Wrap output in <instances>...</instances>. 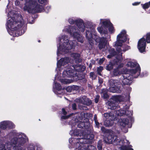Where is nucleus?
Returning a JSON list of instances; mask_svg holds the SVG:
<instances>
[{
  "instance_id": "f257e3e1",
  "label": "nucleus",
  "mask_w": 150,
  "mask_h": 150,
  "mask_svg": "<svg viewBox=\"0 0 150 150\" xmlns=\"http://www.w3.org/2000/svg\"><path fill=\"white\" fill-rule=\"evenodd\" d=\"M75 21V24L78 28L75 26L70 25L68 29V32L71 36L76 39L78 42L83 43V40L80 33V31L82 33L84 31L85 27L84 23L83 21L80 18L76 19Z\"/></svg>"
},
{
  "instance_id": "f03ea898",
  "label": "nucleus",
  "mask_w": 150,
  "mask_h": 150,
  "mask_svg": "<svg viewBox=\"0 0 150 150\" xmlns=\"http://www.w3.org/2000/svg\"><path fill=\"white\" fill-rule=\"evenodd\" d=\"M24 11H26L29 13H40L45 11L44 7L37 4L35 0H26L23 8Z\"/></svg>"
},
{
  "instance_id": "7ed1b4c3",
  "label": "nucleus",
  "mask_w": 150,
  "mask_h": 150,
  "mask_svg": "<svg viewBox=\"0 0 150 150\" xmlns=\"http://www.w3.org/2000/svg\"><path fill=\"white\" fill-rule=\"evenodd\" d=\"M89 114L86 113H84L83 117L76 116L75 119L76 122H79L77 125V127L81 129H87L89 128L90 123L89 122V119L90 118Z\"/></svg>"
},
{
  "instance_id": "20e7f679",
  "label": "nucleus",
  "mask_w": 150,
  "mask_h": 150,
  "mask_svg": "<svg viewBox=\"0 0 150 150\" xmlns=\"http://www.w3.org/2000/svg\"><path fill=\"white\" fill-rule=\"evenodd\" d=\"M63 43L62 45H59V47H58L57 54L59 53V51L64 52H68L69 50L72 49L73 46V42L71 41L69 42L68 37L65 35L63 38Z\"/></svg>"
},
{
  "instance_id": "39448f33",
  "label": "nucleus",
  "mask_w": 150,
  "mask_h": 150,
  "mask_svg": "<svg viewBox=\"0 0 150 150\" xmlns=\"http://www.w3.org/2000/svg\"><path fill=\"white\" fill-rule=\"evenodd\" d=\"M106 136L107 142L109 144L121 145L124 143V140L120 139L114 132H110Z\"/></svg>"
},
{
  "instance_id": "423d86ee",
  "label": "nucleus",
  "mask_w": 150,
  "mask_h": 150,
  "mask_svg": "<svg viewBox=\"0 0 150 150\" xmlns=\"http://www.w3.org/2000/svg\"><path fill=\"white\" fill-rule=\"evenodd\" d=\"M28 140V139H26L23 137L18 138L17 137L13 138L11 140V142L13 144L15 145L13 146V149L14 150H22L23 147L24 146L26 141Z\"/></svg>"
},
{
  "instance_id": "0eeeda50",
  "label": "nucleus",
  "mask_w": 150,
  "mask_h": 150,
  "mask_svg": "<svg viewBox=\"0 0 150 150\" xmlns=\"http://www.w3.org/2000/svg\"><path fill=\"white\" fill-rule=\"evenodd\" d=\"M14 17L10 19L8 21L7 26L8 27L12 28L14 27V30H18L23 25V22L21 21H16L14 20Z\"/></svg>"
},
{
  "instance_id": "6e6552de",
  "label": "nucleus",
  "mask_w": 150,
  "mask_h": 150,
  "mask_svg": "<svg viewBox=\"0 0 150 150\" xmlns=\"http://www.w3.org/2000/svg\"><path fill=\"white\" fill-rule=\"evenodd\" d=\"M125 30H122L117 36V41L115 42V45L116 46L122 47V43L125 42L127 39L128 35L126 34Z\"/></svg>"
},
{
  "instance_id": "1a4fd4ad",
  "label": "nucleus",
  "mask_w": 150,
  "mask_h": 150,
  "mask_svg": "<svg viewBox=\"0 0 150 150\" xmlns=\"http://www.w3.org/2000/svg\"><path fill=\"white\" fill-rule=\"evenodd\" d=\"M118 80H117L110 79L109 81V84L110 87V91L112 93H120L121 91V87L118 86Z\"/></svg>"
},
{
  "instance_id": "9d476101",
  "label": "nucleus",
  "mask_w": 150,
  "mask_h": 150,
  "mask_svg": "<svg viewBox=\"0 0 150 150\" xmlns=\"http://www.w3.org/2000/svg\"><path fill=\"white\" fill-rule=\"evenodd\" d=\"M146 42L145 39L144 37H142L138 41L137 44V48L140 52L143 53L145 52Z\"/></svg>"
},
{
  "instance_id": "9b49d317",
  "label": "nucleus",
  "mask_w": 150,
  "mask_h": 150,
  "mask_svg": "<svg viewBox=\"0 0 150 150\" xmlns=\"http://www.w3.org/2000/svg\"><path fill=\"white\" fill-rule=\"evenodd\" d=\"M76 71L71 67L68 68L66 70H64L62 76L64 77L66 76L67 77H73L75 75Z\"/></svg>"
},
{
  "instance_id": "f8f14e48",
  "label": "nucleus",
  "mask_w": 150,
  "mask_h": 150,
  "mask_svg": "<svg viewBox=\"0 0 150 150\" xmlns=\"http://www.w3.org/2000/svg\"><path fill=\"white\" fill-rule=\"evenodd\" d=\"M76 141H79L76 143V148H81L83 146H86L87 144V140L83 137L76 138Z\"/></svg>"
},
{
  "instance_id": "ddd939ff",
  "label": "nucleus",
  "mask_w": 150,
  "mask_h": 150,
  "mask_svg": "<svg viewBox=\"0 0 150 150\" xmlns=\"http://www.w3.org/2000/svg\"><path fill=\"white\" fill-rule=\"evenodd\" d=\"M124 79L122 82L124 85H130L131 84V81L133 79V76L129 74H125L123 76Z\"/></svg>"
},
{
  "instance_id": "4468645a",
  "label": "nucleus",
  "mask_w": 150,
  "mask_h": 150,
  "mask_svg": "<svg viewBox=\"0 0 150 150\" xmlns=\"http://www.w3.org/2000/svg\"><path fill=\"white\" fill-rule=\"evenodd\" d=\"M98 47L100 50L104 48L107 45V41L106 38L104 37L99 38Z\"/></svg>"
},
{
  "instance_id": "2eb2a0df",
  "label": "nucleus",
  "mask_w": 150,
  "mask_h": 150,
  "mask_svg": "<svg viewBox=\"0 0 150 150\" xmlns=\"http://www.w3.org/2000/svg\"><path fill=\"white\" fill-rule=\"evenodd\" d=\"M74 70L78 72L82 73L86 69V67L81 64H76L74 67Z\"/></svg>"
},
{
  "instance_id": "dca6fc26",
  "label": "nucleus",
  "mask_w": 150,
  "mask_h": 150,
  "mask_svg": "<svg viewBox=\"0 0 150 150\" xmlns=\"http://www.w3.org/2000/svg\"><path fill=\"white\" fill-rule=\"evenodd\" d=\"M118 108V103H115L112 100L108 103V108L112 110H115Z\"/></svg>"
},
{
  "instance_id": "f3484780",
  "label": "nucleus",
  "mask_w": 150,
  "mask_h": 150,
  "mask_svg": "<svg viewBox=\"0 0 150 150\" xmlns=\"http://www.w3.org/2000/svg\"><path fill=\"white\" fill-rule=\"evenodd\" d=\"M75 74V75H74L73 79L76 81L81 80L85 78V75L83 73H77L76 72Z\"/></svg>"
},
{
  "instance_id": "a211bd4d",
  "label": "nucleus",
  "mask_w": 150,
  "mask_h": 150,
  "mask_svg": "<svg viewBox=\"0 0 150 150\" xmlns=\"http://www.w3.org/2000/svg\"><path fill=\"white\" fill-rule=\"evenodd\" d=\"M120 125L123 127H125L128 125L129 123L128 119L127 118H120L118 120Z\"/></svg>"
},
{
  "instance_id": "6ab92c4d",
  "label": "nucleus",
  "mask_w": 150,
  "mask_h": 150,
  "mask_svg": "<svg viewBox=\"0 0 150 150\" xmlns=\"http://www.w3.org/2000/svg\"><path fill=\"white\" fill-rule=\"evenodd\" d=\"M112 101L118 103V102H122L123 101V97L121 95L114 96L112 97Z\"/></svg>"
},
{
  "instance_id": "aec40b11",
  "label": "nucleus",
  "mask_w": 150,
  "mask_h": 150,
  "mask_svg": "<svg viewBox=\"0 0 150 150\" xmlns=\"http://www.w3.org/2000/svg\"><path fill=\"white\" fill-rule=\"evenodd\" d=\"M122 74L121 70L116 68L113 69L112 71L110 72V74L112 76H118Z\"/></svg>"
},
{
  "instance_id": "412c9836",
  "label": "nucleus",
  "mask_w": 150,
  "mask_h": 150,
  "mask_svg": "<svg viewBox=\"0 0 150 150\" xmlns=\"http://www.w3.org/2000/svg\"><path fill=\"white\" fill-rule=\"evenodd\" d=\"M131 72L133 74H135L137 73V75L136 76H134V78H137L140 74L141 68L139 65L135 69H132L131 70Z\"/></svg>"
},
{
  "instance_id": "4be33fe9",
  "label": "nucleus",
  "mask_w": 150,
  "mask_h": 150,
  "mask_svg": "<svg viewBox=\"0 0 150 150\" xmlns=\"http://www.w3.org/2000/svg\"><path fill=\"white\" fill-rule=\"evenodd\" d=\"M108 91L107 89H103L101 90L100 95L101 97L104 99L108 98L109 96L107 93Z\"/></svg>"
},
{
  "instance_id": "5701e85b",
  "label": "nucleus",
  "mask_w": 150,
  "mask_h": 150,
  "mask_svg": "<svg viewBox=\"0 0 150 150\" xmlns=\"http://www.w3.org/2000/svg\"><path fill=\"white\" fill-rule=\"evenodd\" d=\"M74 60L76 63L81 62L82 59L80 58V55L79 54L75 53L74 56Z\"/></svg>"
},
{
  "instance_id": "b1692460",
  "label": "nucleus",
  "mask_w": 150,
  "mask_h": 150,
  "mask_svg": "<svg viewBox=\"0 0 150 150\" xmlns=\"http://www.w3.org/2000/svg\"><path fill=\"white\" fill-rule=\"evenodd\" d=\"M74 136H83V132L82 130L76 129L74 131Z\"/></svg>"
},
{
  "instance_id": "393cba45",
  "label": "nucleus",
  "mask_w": 150,
  "mask_h": 150,
  "mask_svg": "<svg viewBox=\"0 0 150 150\" xmlns=\"http://www.w3.org/2000/svg\"><path fill=\"white\" fill-rule=\"evenodd\" d=\"M114 66L115 64H114L113 62H110L106 66L105 69L107 71H110L113 69Z\"/></svg>"
},
{
  "instance_id": "a878e982",
  "label": "nucleus",
  "mask_w": 150,
  "mask_h": 150,
  "mask_svg": "<svg viewBox=\"0 0 150 150\" xmlns=\"http://www.w3.org/2000/svg\"><path fill=\"white\" fill-rule=\"evenodd\" d=\"M113 121L112 120H109V119H106L104 122V124L106 126L111 127L113 125Z\"/></svg>"
},
{
  "instance_id": "bb28decb",
  "label": "nucleus",
  "mask_w": 150,
  "mask_h": 150,
  "mask_svg": "<svg viewBox=\"0 0 150 150\" xmlns=\"http://www.w3.org/2000/svg\"><path fill=\"white\" fill-rule=\"evenodd\" d=\"M7 122L4 121L1 122L0 124V128L3 130H5L7 129Z\"/></svg>"
},
{
  "instance_id": "cd10ccee",
  "label": "nucleus",
  "mask_w": 150,
  "mask_h": 150,
  "mask_svg": "<svg viewBox=\"0 0 150 150\" xmlns=\"http://www.w3.org/2000/svg\"><path fill=\"white\" fill-rule=\"evenodd\" d=\"M122 60V55L119 56L118 57H116V59L113 61V63L115 64H115L118 65L119 63H120Z\"/></svg>"
},
{
  "instance_id": "c85d7f7f",
  "label": "nucleus",
  "mask_w": 150,
  "mask_h": 150,
  "mask_svg": "<svg viewBox=\"0 0 150 150\" xmlns=\"http://www.w3.org/2000/svg\"><path fill=\"white\" fill-rule=\"evenodd\" d=\"M102 26L105 28H108L109 26L112 24V23L110 21L105 20L102 22Z\"/></svg>"
},
{
  "instance_id": "c756f323",
  "label": "nucleus",
  "mask_w": 150,
  "mask_h": 150,
  "mask_svg": "<svg viewBox=\"0 0 150 150\" xmlns=\"http://www.w3.org/2000/svg\"><path fill=\"white\" fill-rule=\"evenodd\" d=\"M125 142L123 143L122 145H121V146L120 147V148L121 150H134V149L130 147V145L129 146H124L123 144Z\"/></svg>"
},
{
  "instance_id": "7c9ffc66",
  "label": "nucleus",
  "mask_w": 150,
  "mask_h": 150,
  "mask_svg": "<svg viewBox=\"0 0 150 150\" xmlns=\"http://www.w3.org/2000/svg\"><path fill=\"white\" fill-rule=\"evenodd\" d=\"M125 110L123 109H120L116 111V114L117 116H121L125 115Z\"/></svg>"
},
{
  "instance_id": "2f4dec72",
  "label": "nucleus",
  "mask_w": 150,
  "mask_h": 150,
  "mask_svg": "<svg viewBox=\"0 0 150 150\" xmlns=\"http://www.w3.org/2000/svg\"><path fill=\"white\" fill-rule=\"evenodd\" d=\"M125 115H126L129 118L131 119L132 121V116L133 115V111H129L128 110H125Z\"/></svg>"
},
{
  "instance_id": "473e14b6",
  "label": "nucleus",
  "mask_w": 150,
  "mask_h": 150,
  "mask_svg": "<svg viewBox=\"0 0 150 150\" xmlns=\"http://www.w3.org/2000/svg\"><path fill=\"white\" fill-rule=\"evenodd\" d=\"M86 147L87 150H97L95 146L89 144H87Z\"/></svg>"
},
{
  "instance_id": "72a5a7b5",
  "label": "nucleus",
  "mask_w": 150,
  "mask_h": 150,
  "mask_svg": "<svg viewBox=\"0 0 150 150\" xmlns=\"http://www.w3.org/2000/svg\"><path fill=\"white\" fill-rule=\"evenodd\" d=\"M101 130L102 133L104 134H109L110 132V130L106 129L104 127L102 126L101 128Z\"/></svg>"
},
{
  "instance_id": "f704fd0d",
  "label": "nucleus",
  "mask_w": 150,
  "mask_h": 150,
  "mask_svg": "<svg viewBox=\"0 0 150 150\" xmlns=\"http://www.w3.org/2000/svg\"><path fill=\"white\" fill-rule=\"evenodd\" d=\"M97 29L98 32L100 33H103L104 34H107L108 33L107 30H104L103 28L102 27L98 28Z\"/></svg>"
},
{
  "instance_id": "c9c22d12",
  "label": "nucleus",
  "mask_w": 150,
  "mask_h": 150,
  "mask_svg": "<svg viewBox=\"0 0 150 150\" xmlns=\"http://www.w3.org/2000/svg\"><path fill=\"white\" fill-rule=\"evenodd\" d=\"M141 5L144 9H147L150 7V1L144 4H142Z\"/></svg>"
},
{
  "instance_id": "e433bc0d",
  "label": "nucleus",
  "mask_w": 150,
  "mask_h": 150,
  "mask_svg": "<svg viewBox=\"0 0 150 150\" xmlns=\"http://www.w3.org/2000/svg\"><path fill=\"white\" fill-rule=\"evenodd\" d=\"M127 65L128 67H129L131 68H133L136 66L137 63H134L132 62H127Z\"/></svg>"
},
{
  "instance_id": "4c0bfd02",
  "label": "nucleus",
  "mask_w": 150,
  "mask_h": 150,
  "mask_svg": "<svg viewBox=\"0 0 150 150\" xmlns=\"http://www.w3.org/2000/svg\"><path fill=\"white\" fill-rule=\"evenodd\" d=\"M97 147L98 150H102L103 143L101 140H100L98 142Z\"/></svg>"
},
{
  "instance_id": "58836bf2",
  "label": "nucleus",
  "mask_w": 150,
  "mask_h": 150,
  "mask_svg": "<svg viewBox=\"0 0 150 150\" xmlns=\"http://www.w3.org/2000/svg\"><path fill=\"white\" fill-rule=\"evenodd\" d=\"M62 58L63 61V65H64L69 62V58L68 57H65Z\"/></svg>"
},
{
  "instance_id": "ea45409f",
  "label": "nucleus",
  "mask_w": 150,
  "mask_h": 150,
  "mask_svg": "<svg viewBox=\"0 0 150 150\" xmlns=\"http://www.w3.org/2000/svg\"><path fill=\"white\" fill-rule=\"evenodd\" d=\"M108 51L110 54H112L114 56L117 54L116 52L113 48H110L109 49Z\"/></svg>"
},
{
  "instance_id": "a19ab883",
  "label": "nucleus",
  "mask_w": 150,
  "mask_h": 150,
  "mask_svg": "<svg viewBox=\"0 0 150 150\" xmlns=\"http://www.w3.org/2000/svg\"><path fill=\"white\" fill-rule=\"evenodd\" d=\"M108 28L109 32L110 33H112L115 31V30L112 23Z\"/></svg>"
},
{
  "instance_id": "79ce46f5",
  "label": "nucleus",
  "mask_w": 150,
  "mask_h": 150,
  "mask_svg": "<svg viewBox=\"0 0 150 150\" xmlns=\"http://www.w3.org/2000/svg\"><path fill=\"white\" fill-rule=\"evenodd\" d=\"M55 88L57 90L59 91L62 90V86L59 83H55Z\"/></svg>"
},
{
  "instance_id": "37998d69",
  "label": "nucleus",
  "mask_w": 150,
  "mask_h": 150,
  "mask_svg": "<svg viewBox=\"0 0 150 150\" xmlns=\"http://www.w3.org/2000/svg\"><path fill=\"white\" fill-rule=\"evenodd\" d=\"M103 69V67L102 66H100L99 67H98L97 69L98 74L100 76H101V73Z\"/></svg>"
},
{
  "instance_id": "c03bdc74",
  "label": "nucleus",
  "mask_w": 150,
  "mask_h": 150,
  "mask_svg": "<svg viewBox=\"0 0 150 150\" xmlns=\"http://www.w3.org/2000/svg\"><path fill=\"white\" fill-rule=\"evenodd\" d=\"M0 150H11L10 148H5V145L4 144H0Z\"/></svg>"
},
{
  "instance_id": "a18cd8bd",
  "label": "nucleus",
  "mask_w": 150,
  "mask_h": 150,
  "mask_svg": "<svg viewBox=\"0 0 150 150\" xmlns=\"http://www.w3.org/2000/svg\"><path fill=\"white\" fill-rule=\"evenodd\" d=\"M146 41L147 43H150V33L146 34Z\"/></svg>"
},
{
  "instance_id": "49530a36",
  "label": "nucleus",
  "mask_w": 150,
  "mask_h": 150,
  "mask_svg": "<svg viewBox=\"0 0 150 150\" xmlns=\"http://www.w3.org/2000/svg\"><path fill=\"white\" fill-rule=\"evenodd\" d=\"M62 59L61 58L58 61L57 63L58 66L60 67L62 66H64V65H63V61H62Z\"/></svg>"
},
{
  "instance_id": "de8ad7c7",
  "label": "nucleus",
  "mask_w": 150,
  "mask_h": 150,
  "mask_svg": "<svg viewBox=\"0 0 150 150\" xmlns=\"http://www.w3.org/2000/svg\"><path fill=\"white\" fill-rule=\"evenodd\" d=\"M115 119V117L114 115V114L111 112H110V114L109 115V117H108V118L107 119H109V120H112L113 121Z\"/></svg>"
},
{
  "instance_id": "09e8293b",
  "label": "nucleus",
  "mask_w": 150,
  "mask_h": 150,
  "mask_svg": "<svg viewBox=\"0 0 150 150\" xmlns=\"http://www.w3.org/2000/svg\"><path fill=\"white\" fill-rule=\"evenodd\" d=\"M122 48H124V49L122 50V51L123 52H125L127 50L129 49H130V47L129 46L127 45H125L124 46H122Z\"/></svg>"
},
{
  "instance_id": "8fccbe9b",
  "label": "nucleus",
  "mask_w": 150,
  "mask_h": 150,
  "mask_svg": "<svg viewBox=\"0 0 150 150\" xmlns=\"http://www.w3.org/2000/svg\"><path fill=\"white\" fill-rule=\"evenodd\" d=\"M13 128V125L11 123H9L7 122V129H11Z\"/></svg>"
},
{
  "instance_id": "3c124183",
  "label": "nucleus",
  "mask_w": 150,
  "mask_h": 150,
  "mask_svg": "<svg viewBox=\"0 0 150 150\" xmlns=\"http://www.w3.org/2000/svg\"><path fill=\"white\" fill-rule=\"evenodd\" d=\"M71 86L72 88L73 91L78 90L80 88V86L76 85H73Z\"/></svg>"
},
{
  "instance_id": "603ef678",
  "label": "nucleus",
  "mask_w": 150,
  "mask_h": 150,
  "mask_svg": "<svg viewBox=\"0 0 150 150\" xmlns=\"http://www.w3.org/2000/svg\"><path fill=\"white\" fill-rule=\"evenodd\" d=\"M90 77L93 78L94 79H96L97 77V76L94 72H91L90 73Z\"/></svg>"
},
{
  "instance_id": "864d4df0",
  "label": "nucleus",
  "mask_w": 150,
  "mask_h": 150,
  "mask_svg": "<svg viewBox=\"0 0 150 150\" xmlns=\"http://www.w3.org/2000/svg\"><path fill=\"white\" fill-rule=\"evenodd\" d=\"M87 139L90 140H92L94 138V136L93 134H88L87 136Z\"/></svg>"
},
{
  "instance_id": "5fc2aeb1",
  "label": "nucleus",
  "mask_w": 150,
  "mask_h": 150,
  "mask_svg": "<svg viewBox=\"0 0 150 150\" xmlns=\"http://www.w3.org/2000/svg\"><path fill=\"white\" fill-rule=\"evenodd\" d=\"M66 90L67 92H71L73 91L71 86H69L66 88Z\"/></svg>"
},
{
  "instance_id": "6e6d98bb",
  "label": "nucleus",
  "mask_w": 150,
  "mask_h": 150,
  "mask_svg": "<svg viewBox=\"0 0 150 150\" xmlns=\"http://www.w3.org/2000/svg\"><path fill=\"white\" fill-rule=\"evenodd\" d=\"M100 96L99 95H97L94 99V102L96 103H98L99 100Z\"/></svg>"
},
{
  "instance_id": "4d7b16f0",
  "label": "nucleus",
  "mask_w": 150,
  "mask_h": 150,
  "mask_svg": "<svg viewBox=\"0 0 150 150\" xmlns=\"http://www.w3.org/2000/svg\"><path fill=\"white\" fill-rule=\"evenodd\" d=\"M69 23L71 25H73L75 23V20L74 21L73 19L70 18L69 19Z\"/></svg>"
},
{
  "instance_id": "13d9d810",
  "label": "nucleus",
  "mask_w": 150,
  "mask_h": 150,
  "mask_svg": "<svg viewBox=\"0 0 150 150\" xmlns=\"http://www.w3.org/2000/svg\"><path fill=\"white\" fill-rule=\"evenodd\" d=\"M110 114V112H109V113L106 112L104 114V116L106 119H107L108 118V117H109Z\"/></svg>"
},
{
  "instance_id": "bf43d9fd",
  "label": "nucleus",
  "mask_w": 150,
  "mask_h": 150,
  "mask_svg": "<svg viewBox=\"0 0 150 150\" xmlns=\"http://www.w3.org/2000/svg\"><path fill=\"white\" fill-rule=\"evenodd\" d=\"M105 60V58H102L100 59L99 61V64L100 65H101L103 63V62Z\"/></svg>"
},
{
  "instance_id": "052dcab7",
  "label": "nucleus",
  "mask_w": 150,
  "mask_h": 150,
  "mask_svg": "<svg viewBox=\"0 0 150 150\" xmlns=\"http://www.w3.org/2000/svg\"><path fill=\"white\" fill-rule=\"evenodd\" d=\"M123 66L124 64L123 63H120L116 68L119 70H121V69L123 67Z\"/></svg>"
},
{
  "instance_id": "680f3d73",
  "label": "nucleus",
  "mask_w": 150,
  "mask_h": 150,
  "mask_svg": "<svg viewBox=\"0 0 150 150\" xmlns=\"http://www.w3.org/2000/svg\"><path fill=\"white\" fill-rule=\"evenodd\" d=\"M62 82L64 84H67L70 83L69 80L67 79L62 80Z\"/></svg>"
},
{
  "instance_id": "e2e57ef3",
  "label": "nucleus",
  "mask_w": 150,
  "mask_h": 150,
  "mask_svg": "<svg viewBox=\"0 0 150 150\" xmlns=\"http://www.w3.org/2000/svg\"><path fill=\"white\" fill-rule=\"evenodd\" d=\"M72 109L73 110H75L77 109V105L76 103H74L72 105Z\"/></svg>"
},
{
  "instance_id": "0e129e2a",
  "label": "nucleus",
  "mask_w": 150,
  "mask_h": 150,
  "mask_svg": "<svg viewBox=\"0 0 150 150\" xmlns=\"http://www.w3.org/2000/svg\"><path fill=\"white\" fill-rule=\"evenodd\" d=\"M38 2L42 4H45L46 2V0H38Z\"/></svg>"
},
{
  "instance_id": "69168bd1",
  "label": "nucleus",
  "mask_w": 150,
  "mask_h": 150,
  "mask_svg": "<svg viewBox=\"0 0 150 150\" xmlns=\"http://www.w3.org/2000/svg\"><path fill=\"white\" fill-rule=\"evenodd\" d=\"M28 150H35V147L33 146L30 145L28 147Z\"/></svg>"
},
{
  "instance_id": "338daca9",
  "label": "nucleus",
  "mask_w": 150,
  "mask_h": 150,
  "mask_svg": "<svg viewBox=\"0 0 150 150\" xmlns=\"http://www.w3.org/2000/svg\"><path fill=\"white\" fill-rule=\"evenodd\" d=\"M95 127H97L98 128L99 127L100 124L97 121L95 120Z\"/></svg>"
},
{
  "instance_id": "774afa93",
  "label": "nucleus",
  "mask_w": 150,
  "mask_h": 150,
  "mask_svg": "<svg viewBox=\"0 0 150 150\" xmlns=\"http://www.w3.org/2000/svg\"><path fill=\"white\" fill-rule=\"evenodd\" d=\"M20 2L18 0H16L15 1V4L16 6H19L20 5Z\"/></svg>"
}]
</instances>
